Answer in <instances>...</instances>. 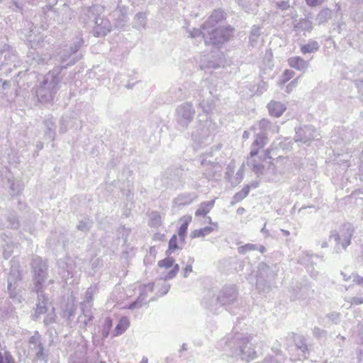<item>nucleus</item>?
<instances>
[{
  "label": "nucleus",
  "mask_w": 363,
  "mask_h": 363,
  "mask_svg": "<svg viewBox=\"0 0 363 363\" xmlns=\"http://www.w3.org/2000/svg\"><path fill=\"white\" fill-rule=\"evenodd\" d=\"M158 267L162 269L165 280L174 278L179 270V266L174 263L172 257H166L158 262Z\"/></svg>",
  "instance_id": "f257e3e1"
},
{
  "label": "nucleus",
  "mask_w": 363,
  "mask_h": 363,
  "mask_svg": "<svg viewBox=\"0 0 363 363\" xmlns=\"http://www.w3.org/2000/svg\"><path fill=\"white\" fill-rule=\"evenodd\" d=\"M191 220H192V217L190 215L183 216L179 219L180 226L178 229L177 233H178V237H179L180 243L184 242L187 229H188L189 224L191 223Z\"/></svg>",
  "instance_id": "f03ea898"
},
{
  "label": "nucleus",
  "mask_w": 363,
  "mask_h": 363,
  "mask_svg": "<svg viewBox=\"0 0 363 363\" xmlns=\"http://www.w3.org/2000/svg\"><path fill=\"white\" fill-rule=\"evenodd\" d=\"M208 220L210 226L193 230L191 233L192 238H203L209 235L217 228V224L212 222L211 217H208Z\"/></svg>",
  "instance_id": "7ed1b4c3"
},
{
  "label": "nucleus",
  "mask_w": 363,
  "mask_h": 363,
  "mask_svg": "<svg viewBox=\"0 0 363 363\" xmlns=\"http://www.w3.org/2000/svg\"><path fill=\"white\" fill-rule=\"evenodd\" d=\"M269 115L278 118L286 111L284 105L280 102L272 101L267 105Z\"/></svg>",
  "instance_id": "20e7f679"
},
{
  "label": "nucleus",
  "mask_w": 363,
  "mask_h": 363,
  "mask_svg": "<svg viewBox=\"0 0 363 363\" xmlns=\"http://www.w3.org/2000/svg\"><path fill=\"white\" fill-rule=\"evenodd\" d=\"M267 142V137L264 135H257L252 143L253 149L250 152V157H253L259 152V149L264 147Z\"/></svg>",
  "instance_id": "39448f33"
},
{
  "label": "nucleus",
  "mask_w": 363,
  "mask_h": 363,
  "mask_svg": "<svg viewBox=\"0 0 363 363\" xmlns=\"http://www.w3.org/2000/svg\"><path fill=\"white\" fill-rule=\"evenodd\" d=\"M213 206L214 200L201 203L198 209L195 212V216L197 217L206 216L213 208Z\"/></svg>",
  "instance_id": "423d86ee"
},
{
  "label": "nucleus",
  "mask_w": 363,
  "mask_h": 363,
  "mask_svg": "<svg viewBox=\"0 0 363 363\" xmlns=\"http://www.w3.org/2000/svg\"><path fill=\"white\" fill-rule=\"evenodd\" d=\"M288 64L291 68L297 70H303L307 67L306 62L299 56L290 57L288 60Z\"/></svg>",
  "instance_id": "0eeeda50"
},
{
  "label": "nucleus",
  "mask_w": 363,
  "mask_h": 363,
  "mask_svg": "<svg viewBox=\"0 0 363 363\" xmlns=\"http://www.w3.org/2000/svg\"><path fill=\"white\" fill-rule=\"evenodd\" d=\"M129 320L126 317H122L115 328L114 336H118L124 333L129 327Z\"/></svg>",
  "instance_id": "6e6552de"
},
{
  "label": "nucleus",
  "mask_w": 363,
  "mask_h": 363,
  "mask_svg": "<svg viewBox=\"0 0 363 363\" xmlns=\"http://www.w3.org/2000/svg\"><path fill=\"white\" fill-rule=\"evenodd\" d=\"M318 49V44L315 41L310 42L309 43L301 46V51L303 54L313 52Z\"/></svg>",
  "instance_id": "1a4fd4ad"
},
{
  "label": "nucleus",
  "mask_w": 363,
  "mask_h": 363,
  "mask_svg": "<svg viewBox=\"0 0 363 363\" xmlns=\"http://www.w3.org/2000/svg\"><path fill=\"white\" fill-rule=\"evenodd\" d=\"M184 243H180L179 237L173 235L169 242V250H177L183 247Z\"/></svg>",
  "instance_id": "9d476101"
},
{
  "label": "nucleus",
  "mask_w": 363,
  "mask_h": 363,
  "mask_svg": "<svg viewBox=\"0 0 363 363\" xmlns=\"http://www.w3.org/2000/svg\"><path fill=\"white\" fill-rule=\"evenodd\" d=\"M294 76V72L290 69H286L282 74L281 79L280 81L281 84H284L288 81L291 79Z\"/></svg>",
  "instance_id": "9b49d317"
},
{
  "label": "nucleus",
  "mask_w": 363,
  "mask_h": 363,
  "mask_svg": "<svg viewBox=\"0 0 363 363\" xmlns=\"http://www.w3.org/2000/svg\"><path fill=\"white\" fill-rule=\"evenodd\" d=\"M251 167L252 171L257 174L262 172L264 169V165L257 162L255 160L251 162Z\"/></svg>",
  "instance_id": "f8f14e48"
},
{
  "label": "nucleus",
  "mask_w": 363,
  "mask_h": 363,
  "mask_svg": "<svg viewBox=\"0 0 363 363\" xmlns=\"http://www.w3.org/2000/svg\"><path fill=\"white\" fill-rule=\"evenodd\" d=\"M0 363H15L13 358L9 354H6L3 356L0 353Z\"/></svg>",
  "instance_id": "ddd939ff"
},
{
  "label": "nucleus",
  "mask_w": 363,
  "mask_h": 363,
  "mask_svg": "<svg viewBox=\"0 0 363 363\" xmlns=\"http://www.w3.org/2000/svg\"><path fill=\"white\" fill-rule=\"evenodd\" d=\"M249 192H250V186H246L239 193H238L236 194V196H238L240 199H243L248 195Z\"/></svg>",
  "instance_id": "4468645a"
},
{
  "label": "nucleus",
  "mask_w": 363,
  "mask_h": 363,
  "mask_svg": "<svg viewBox=\"0 0 363 363\" xmlns=\"http://www.w3.org/2000/svg\"><path fill=\"white\" fill-rule=\"evenodd\" d=\"M324 1L325 0H306V2L310 6H316Z\"/></svg>",
  "instance_id": "2eb2a0df"
},
{
  "label": "nucleus",
  "mask_w": 363,
  "mask_h": 363,
  "mask_svg": "<svg viewBox=\"0 0 363 363\" xmlns=\"http://www.w3.org/2000/svg\"><path fill=\"white\" fill-rule=\"evenodd\" d=\"M191 272H192V267L191 265H187L184 269V277H187Z\"/></svg>",
  "instance_id": "dca6fc26"
},
{
  "label": "nucleus",
  "mask_w": 363,
  "mask_h": 363,
  "mask_svg": "<svg viewBox=\"0 0 363 363\" xmlns=\"http://www.w3.org/2000/svg\"><path fill=\"white\" fill-rule=\"evenodd\" d=\"M105 324L108 329H110L112 327V320L110 318H107L105 320Z\"/></svg>",
  "instance_id": "f3484780"
},
{
  "label": "nucleus",
  "mask_w": 363,
  "mask_h": 363,
  "mask_svg": "<svg viewBox=\"0 0 363 363\" xmlns=\"http://www.w3.org/2000/svg\"><path fill=\"white\" fill-rule=\"evenodd\" d=\"M298 79H299V77H296L295 79H294L290 84L289 86H296V84H298Z\"/></svg>",
  "instance_id": "a211bd4d"
},
{
  "label": "nucleus",
  "mask_w": 363,
  "mask_h": 363,
  "mask_svg": "<svg viewBox=\"0 0 363 363\" xmlns=\"http://www.w3.org/2000/svg\"><path fill=\"white\" fill-rule=\"evenodd\" d=\"M148 359L145 357H143L142 360L140 361V363H147Z\"/></svg>",
  "instance_id": "6ab92c4d"
},
{
  "label": "nucleus",
  "mask_w": 363,
  "mask_h": 363,
  "mask_svg": "<svg viewBox=\"0 0 363 363\" xmlns=\"http://www.w3.org/2000/svg\"><path fill=\"white\" fill-rule=\"evenodd\" d=\"M289 7V5L287 3H285V2H283V4H282V8L283 9H286Z\"/></svg>",
  "instance_id": "aec40b11"
},
{
  "label": "nucleus",
  "mask_w": 363,
  "mask_h": 363,
  "mask_svg": "<svg viewBox=\"0 0 363 363\" xmlns=\"http://www.w3.org/2000/svg\"><path fill=\"white\" fill-rule=\"evenodd\" d=\"M282 232H283V233H284V235H289V231H287V230H282Z\"/></svg>",
  "instance_id": "412c9836"
},
{
  "label": "nucleus",
  "mask_w": 363,
  "mask_h": 363,
  "mask_svg": "<svg viewBox=\"0 0 363 363\" xmlns=\"http://www.w3.org/2000/svg\"><path fill=\"white\" fill-rule=\"evenodd\" d=\"M134 305H135V303H133L132 305H130L129 308H133Z\"/></svg>",
  "instance_id": "4be33fe9"
},
{
  "label": "nucleus",
  "mask_w": 363,
  "mask_h": 363,
  "mask_svg": "<svg viewBox=\"0 0 363 363\" xmlns=\"http://www.w3.org/2000/svg\"><path fill=\"white\" fill-rule=\"evenodd\" d=\"M101 363H105V362H101Z\"/></svg>",
  "instance_id": "5701e85b"
}]
</instances>
